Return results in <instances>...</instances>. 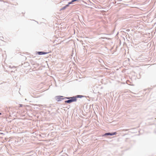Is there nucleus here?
<instances>
[{"label": "nucleus", "mask_w": 156, "mask_h": 156, "mask_svg": "<svg viewBox=\"0 0 156 156\" xmlns=\"http://www.w3.org/2000/svg\"><path fill=\"white\" fill-rule=\"evenodd\" d=\"M116 134V133L115 132L112 133H106L105 134V135H115Z\"/></svg>", "instance_id": "obj_3"}, {"label": "nucleus", "mask_w": 156, "mask_h": 156, "mask_svg": "<svg viewBox=\"0 0 156 156\" xmlns=\"http://www.w3.org/2000/svg\"><path fill=\"white\" fill-rule=\"evenodd\" d=\"M37 53H38V54H39V55H43V54H45L46 53L44 52H43L42 51H39V52H37Z\"/></svg>", "instance_id": "obj_4"}, {"label": "nucleus", "mask_w": 156, "mask_h": 156, "mask_svg": "<svg viewBox=\"0 0 156 156\" xmlns=\"http://www.w3.org/2000/svg\"><path fill=\"white\" fill-rule=\"evenodd\" d=\"M69 3L67 4V5H66L65 6H66V7L69 6Z\"/></svg>", "instance_id": "obj_7"}, {"label": "nucleus", "mask_w": 156, "mask_h": 156, "mask_svg": "<svg viewBox=\"0 0 156 156\" xmlns=\"http://www.w3.org/2000/svg\"><path fill=\"white\" fill-rule=\"evenodd\" d=\"M67 98V99H69V98Z\"/></svg>", "instance_id": "obj_9"}, {"label": "nucleus", "mask_w": 156, "mask_h": 156, "mask_svg": "<svg viewBox=\"0 0 156 156\" xmlns=\"http://www.w3.org/2000/svg\"><path fill=\"white\" fill-rule=\"evenodd\" d=\"M80 0H72L71 2H69V4H72V3L73 2L77 1H79Z\"/></svg>", "instance_id": "obj_5"}, {"label": "nucleus", "mask_w": 156, "mask_h": 156, "mask_svg": "<svg viewBox=\"0 0 156 156\" xmlns=\"http://www.w3.org/2000/svg\"><path fill=\"white\" fill-rule=\"evenodd\" d=\"M63 96H57L55 97V99L57 101H59L62 100L64 99V98H62Z\"/></svg>", "instance_id": "obj_2"}, {"label": "nucleus", "mask_w": 156, "mask_h": 156, "mask_svg": "<svg viewBox=\"0 0 156 156\" xmlns=\"http://www.w3.org/2000/svg\"><path fill=\"white\" fill-rule=\"evenodd\" d=\"M71 99L65 101V103H71L72 102L76 101V97H73L70 98Z\"/></svg>", "instance_id": "obj_1"}, {"label": "nucleus", "mask_w": 156, "mask_h": 156, "mask_svg": "<svg viewBox=\"0 0 156 156\" xmlns=\"http://www.w3.org/2000/svg\"><path fill=\"white\" fill-rule=\"evenodd\" d=\"M20 107H22V105H21V104H20Z\"/></svg>", "instance_id": "obj_8"}, {"label": "nucleus", "mask_w": 156, "mask_h": 156, "mask_svg": "<svg viewBox=\"0 0 156 156\" xmlns=\"http://www.w3.org/2000/svg\"><path fill=\"white\" fill-rule=\"evenodd\" d=\"M66 7V6H65L64 7H63L61 9V10H63L64 9H65Z\"/></svg>", "instance_id": "obj_6"}, {"label": "nucleus", "mask_w": 156, "mask_h": 156, "mask_svg": "<svg viewBox=\"0 0 156 156\" xmlns=\"http://www.w3.org/2000/svg\"><path fill=\"white\" fill-rule=\"evenodd\" d=\"M1 115V113H0V115Z\"/></svg>", "instance_id": "obj_10"}]
</instances>
